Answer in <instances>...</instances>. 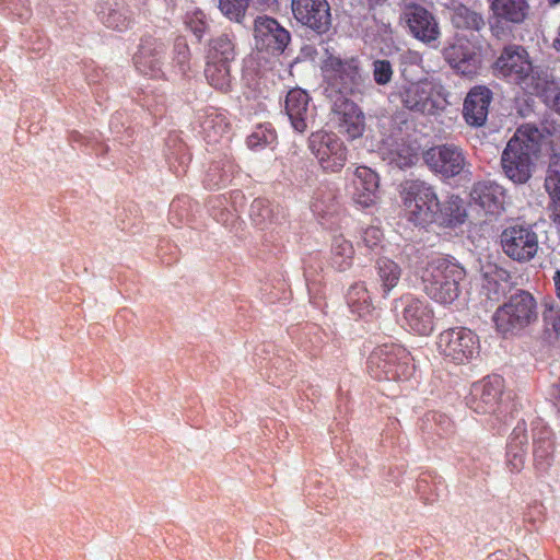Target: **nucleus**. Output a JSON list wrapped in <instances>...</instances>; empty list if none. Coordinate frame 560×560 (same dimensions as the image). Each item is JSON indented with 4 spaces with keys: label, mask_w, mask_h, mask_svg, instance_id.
I'll return each mask as SVG.
<instances>
[{
    "label": "nucleus",
    "mask_w": 560,
    "mask_h": 560,
    "mask_svg": "<svg viewBox=\"0 0 560 560\" xmlns=\"http://www.w3.org/2000/svg\"><path fill=\"white\" fill-rule=\"evenodd\" d=\"M550 5H556L560 3V0H548Z\"/></svg>",
    "instance_id": "nucleus-53"
},
{
    "label": "nucleus",
    "mask_w": 560,
    "mask_h": 560,
    "mask_svg": "<svg viewBox=\"0 0 560 560\" xmlns=\"http://www.w3.org/2000/svg\"><path fill=\"white\" fill-rule=\"evenodd\" d=\"M205 19H206V15L200 10H195V11L188 12L186 15L185 23H186L187 27L198 38H200L203 35V33L207 28V23H206Z\"/></svg>",
    "instance_id": "nucleus-45"
},
{
    "label": "nucleus",
    "mask_w": 560,
    "mask_h": 560,
    "mask_svg": "<svg viewBox=\"0 0 560 560\" xmlns=\"http://www.w3.org/2000/svg\"><path fill=\"white\" fill-rule=\"evenodd\" d=\"M465 276L463 267L443 257L428 261L420 270L423 291L443 305L452 304L458 298Z\"/></svg>",
    "instance_id": "nucleus-2"
},
{
    "label": "nucleus",
    "mask_w": 560,
    "mask_h": 560,
    "mask_svg": "<svg viewBox=\"0 0 560 560\" xmlns=\"http://www.w3.org/2000/svg\"><path fill=\"white\" fill-rule=\"evenodd\" d=\"M505 190L494 182H479L470 190V203L485 215H498L504 209Z\"/></svg>",
    "instance_id": "nucleus-19"
},
{
    "label": "nucleus",
    "mask_w": 560,
    "mask_h": 560,
    "mask_svg": "<svg viewBox=\"0 0 560 560\" xmlns=\"http://www.w3.org/2000/svg\"><path fill=\"white\" fill-rule=\"evenodd\" d=\"M489 2L495 18L514 24L524 22L529 10L526 0H489Z\"/></svg>",
    "instance_id": "nucleus-26"
},
{
    "label": "nucleus",
    "mask_w": 560,
    "mask_h": 560,
    "mask_svg": "<svg viewBox=\"0 0 560 560\" xmlns=\"http://www.w3.org/2000/svg\"><path fill=\"white\" fill-rule=\"evenodd\" d=\"M491 102V92L485 86L470 90L464 103V117L470 126H482L487 120L488 108Z\"/></svg>",
    "instance_id": "nucleus-23"
},
{
    "label": "nucleus",
    "mask_w": 560,
    "mask_h": 560,
    "mask_svg": "<svg viewBox=\"0 0 560 560\" xmlns=\"http://www.w3.org/2000/svg\"><path fill=\"white\" fill-rule=\"evenodd\" d=\"M423 159L431 171L446 178L468 172L463 151L453 144L433 147L424 152Z\"/></svg>",
    "instance_id": "nucleus-13"
},
{
    "label": "nucleus",
    "mask_w": 560,
    "mask_h": 560,
    "mask_svg": "<svg viewBox=\"0 0 560 560\" xmlns=\"http://www.w3.org/2000/svg\"><path fill=\"white\" fill-rule=\"evenodd\" d=\"M203 131L207 135V138L210 142H217L219 138L217 136H222L225 126H223V118H221L219 115L215 116H208L207 119L203 122Z\"/></svg>",
    "instance_id": "nucleus-44"
},
{
    "label": "nucleus",
    "mask_w": 560,
    "mask_h": 560,
    "mask_svg": "<svg viewBox=\"0 0 560 560\" xmlns=\"http://www.w3.org/2000/svg\"><path fill=\"white\" fill-rule=\"evenodd\" d=\"M466 218L464 201L458 196L452 195L442 205L440 203L434 222L445 226H457L463 224Z\"/></svg>",
    "instance_id": "nucleus-28"
},
{
    "label": "nucleus",
    "mask_w": 560,
    "mask_h": 560,
    "mask_svg": "<svg viewBox=\"0 0 560 560\" xmlns=\"http://www.w3.org/2000/svg\"><path fill=\"white\" fill-rule=\"evenodd\" d=\"M550 209V218L555 225L560 230V199L551 201Z\"/></svg>",
    "instance_id": "nucleus-50"
},
{
    "label": "nucleus",
    "mask_w": 560,
    "mask_h": 560,
    "mask_svg": "<svg viewBox=\"0 0 560 560\" xmlns=\"http://www.w3.org/2000/svg\"><path fill=\"white\" fill-rule=\"evenodd\" d=\"M533 441L535 459L537 462L548 459L553 451L550 430L537 422L533 429Z\"/></svg>",
    "instance_id": "nucleus-34"
},
{
    "label": "nucleus",
    "mask_w": 560,
    "mask_h": 560,
    "mask_svg": "<svg viewBox=\"0 0 560 560\" xmlns=\"http://www.w3.org/2000/svg\"><path fill=\"white\" fill-rule=\"evenodd\" d=\"M97 14L106 27L119 32L128 30L133 22L131 10L122 2L107 1L100 7Z\"/></svg>",
    "instance_id": "nucleus-25"
},
{
    "label": "nucleus",
    "mask_w": 560,
    "mask_h": 560,
    "mask_svg": "<svg viewBox=\"0 0 560 560\" xmlns=\"http://www.w3.org/2000/svg\"><path fill=\"white\" fill-rule=\"evenodd\" d=\"M354 249L352 243L342 235H336L332 238L330 249V264L339 271L349 269L352 265Z\"/></svg>",
    "instance_id": "nucleus-31"
},
{
    "label": "nucleus",
    "mask_w": 560,
    "mask_h": 560,
    "mask_svg": "<svg viewBox=\"0 0 560 560\" xmlns=\"http://www.w3.org/2000/svg\"><path fill=\"white\" fill-rule=\"evenodd\" d=\"M285 113L292 128L298 132H304L313 118L308 94L301 89L291 90L285 97Z\"/></svg>",
    "instance_id": "nucleus-22"
},
{
    "label": "nucleus",
    "mask_w": 560,
    "mask_h": 560,
    "mask_svg": "<svg viewBox=\"0 0 560 560\" xmlns=\"http://www.w3.org/2000/svg\"><path fill=\"white\" fill-rule=\"evenodd\" d=\"M347 303L350 311L362 318L371 315L374 310L370 292L364 282H358L350 287Z\"/></svg>",
    "instance_id": "nucleus-30"
},
{
    "label": "nucleus",
    "mask_w": 560,
    "mask_h": 560,
    "mask_svg": "<svg viewBox=\"0 0 560 560\" xmlns=\"http://www.w3.org/2000/svg\"><path fill=\"white\" fill-rule=\"evenodd\" d=\"M528 443V436L526 434V423L524 421L518 422L514 428L508 447L510 448V454L513 450L525 452Z\"/></svg>",
    "instance_id": "nucleus-43"
},
{
    "label": "nucleus",
    "mask_w": 560,
    "mask_h": 560,
    "mask_svg": "<svg viewBox=\"0 0 560 560\" xmlns=\"http://www.w3.org/2000/svg\"><path fill=\"white\" fill-rule=\"evenodd\" d=\"M368 371L376 380H407L413 374L415 365L405 348L383 345L371 352Z\"/></svg>",
    "instance_id": "nucleus-6"
},
{
    "label": "nucleus",
    "mask_w": 560,
    "mask_h": 560,
    "mask_svg": "<svg viewBox=\"0 0 560 560\" xmlns=\"http://www.w3.org/2000/svg\"><path fill=\"white\" fill-rule=\"evenodd\" d=\"M398 96L406 109L423 116H439L450 104L445 88L429 79L401 85Z\"/></svg>",
    "instance_id": "nucleus-4"
},
{
    "label": "nucleus",
    "mask_w": 560,
    "mask_h": 560,
    "mask_svg": "<svg viewBox=\"0 0 560 560\" xmlns=\"http://www.w3.org/2000/svg\"><path fill=\"white\" fill-rule=\"evenodd\" d=\"M249 0H219L221 12L230 20L240 21L244 16Z\"/></svg>",
    "instance_id": "nucleus-40"
},
{
    "label": "nucleus",
    "mask_w": 560,
    "mask_h": 560,
    "mask_svg": "<svg viewBox=\"0 0 560 560\" xmlns=\"http://www.w3.org/2000/svg\"><path fill=\"white\" fill-rule=\"evenodd\" d=\"M439 352L457 364H464L477 358L480 352L478 336L467 328L444 330L438 338Z\"/></svg>",
    "instance_id": "nucleus-9"
},
{
    "label": "nucleus",
    "mask_w": 560,
    "mask_h": 560,
    "mask_svg": "<svg viewBox=\"0 0 560 560\" xmlns=\"http://www.w3.org/2000/svg\"><path fill=\"white\" fill-rule=\"evenodd\" d=\"M372 3H380L382 2L383 0H370Z\"/></svg>",
    "instance_id": "nucleus-54"
},
{
    "label": "nucleus",
    "mask_w": 560,
    "mask_h": 560,
    "mask_svg": "<svg viewBox=\"0 0 560 560\" xmlns=\"http://www.w3.org/2000/svg\"><path fill=\"white\" fill-rule=\"evenodd\" d=\"M208 61L231 62L235 58V46L228 35L213 38L208 50Z\"/></svg>",
    "instance_id": "nucleus-33"
},
{
    "label": "nucleus",
    "mask_w": 560,
    "mask_h": 560,
    "mask_svg": "<svg viewBox=\"0 0 560 560\" xmlns=\"http://www.w3.org/2000/svg\"><path fill=\"white\" fill-rule=\"evenodd\" d=\"M386 159L390 164H394L399 168H405L415 163L416 153L411 148L406 147V144H397L395 149H392L387 153Z\"/></svg>",
    "instance_id": "nucleus-38"
},
{
    "label": "nucleus",
    "mask_w": 560,
    "mask_h": 560,
    "mask_svg": "<svg viewBox=\"0 0 560 560\" xmlns=\"http://www.w3.org/2000/svg\"><path fill=\"white\" fill-rule=\"evenodd\" d=\"M394 307L402 327L420 336H428L433 331L434 314L428 301L402 295L395 301Z\"/></svg>",
    "instance_id": "nucleus-8"
},
{
    "label": "nucleus",
    "mask_w": 560,
    "mask_h": 560,
    "mask_svg": "<svg viewBox=\"0 0 560 560\" xmlns=\"http://www.w3.org/2000/svg\"><path fill=\"white\" fill-rule=\"evenodd\" d=\"M503 252L517 261H528L538 252V236L529 226L513 225L501 234Z\"/></svg>",
    "instance_id": "nucleus-12"
},
{
    "label": "nucleus",
    "mask_w": 560,
    "mask_h": 560,
    "mask_svg": "<svg viewBox=\"0 0 560 560\" xmlns=\"http://www.w3.org/2000/svg\"><path fill=\"white\" fill-rule=\"evenodd\" d=\"M537 320V302L529 292L523 290L510 295L493 314L495 329L503 336L517 335Z\"/></svg>",
    "instance_id": "nucleus-5"
},
{
    "label": "nucleus",
    "mask_w": 560,
    "mask_h": 560,
    "mask_svg": "<svg viewBox=\"0 0 560 560\" xmlns=\"http://www.w3.org/2000/svg\"><path fill=\"white\" fill-rule=\"evenodd\" d=\"M504 387V381L499 375L485 377L470 387L466 397L467 406L477 413L494 412Z\"/></svg>",
    "instance_id": "nucleus-14"
},
{
    "label": "nucleus",
    "mask_w": 560,
    "mask_h": 560,
    "mask_svg": "<svg viewBox=\"0 0 560 560\" xmlns=\"http://www.w3.org/2000/svg\"><path fill=\"white\" fill-rule=\"evenodd\" d=\"M375 270L383 296L387 298L390 291L397 287L402 270L397 262L386 257L377 259Z\"/></svg>",
    "instance_id": "nucleus-29"
},
{
    "label": "nucleus",
    "mask_w": 560,
    "mask_h": 560,
    "mask_svg": "<svg viewBox=\"0 0 560 560\" xmlns=\"http://www.w3.org/2000/svg\"><path fill=\"white\" fill-rule=\"evenodd\" d=\"M542 139V132L533 125L516 129L501 155L502 171L511 182L522 185L532 178Z\"/></svg>",
    "instance_id": "nucleus-1"
},
{
    "label": "nucleus",
    "mask_w": 560,
    "mask_h": 560,
    "mask_svg": "<svg viewBox=\"0 0 560 560\" xmlns=\"http://www.w3.org/2000/svg\"><path fill=\"white\" fill-rule=\"evenodd\" d=\"M351 185L353 201L363 208L376 205L381 198L378 175L370 167H357Z\"/></svg>",
    "instance_id": "nucleus-20"
},
{
    "label": "nucleus",
    "mask_w": 560,
    "mask_h": 560,
    "mask_svg": "<svg viewBox=\"0 0 560 560\" xmlns=\"http://www.w3.org/2000/svg\"><path fill=\"white\" fill-rule=\"evenodd\" d=\"M540 82L532 93L544 96L546 103L560 114V81L547 72Z\"/></svg>",
    "instance_id": "nucleus-35"
},
{
    "label": "nucleus",
    "mask_w": 560,
    "mask_h": 560,
    "mask_svg": "<svg viewBox=\"0 0 560 560\" xmlns=\"http://www.w3.org/2000/svg\"><path fill=\"white\" fill-rule=\"evenodd\" d=\"M422 57L417 51H408L402 56V75L406 79H411L412 73L409 68L411 67H418L422 68Z\"/></svg>",
    "instance_id": "nucleus-48"
},
{
    "label": "nucleus",
    "mask_w": 560,
    "mask_h": 560,
    "mask_svg": "<svg viewBox=\"0 0 560 560\" xmlns=\"http://www.w3.org/2000/svg\"><path fill=\"white\" fill-rule=\"evenodd\" d=\"M291 9L295 20L302 25L319 34L329 30L331 14L327 0H292Z\"/></svg>",
    "instance_id": "nucleus-15"
},
{
    "label": "nucleus",
    "mask_w": 560,
    "mask_h": 560,
    "mask_svg": "<svg viewBox=\"0 0 560 560\" xmlns=\"http://www.w3.org/2000/svg\"><path fill=\"white\" fill-rule=\"evenodd\" d=\"M452 22L458 28L479 30L483 24L480 15L466 7H457L452 14Z\"/></svg>",
    "instance_id": "nucleus-37"
},
{
    "label": "nucleus",
    "mask_w": 560,
    "mask_h": 560,
    "mask_svg": "<svg viewBox=\"0 0 560 560\" xmlns=\"http://www.w3.org/2000/svg\"><path fill=\"white\" fill-rule=\"evenodd\" d=\"M544 186L551 201L560 199V154L550 156Z\"/></svg>",
    "instance_id": "nucleus-36"
},
{
    "label": "nucleus",
    "mask_w": 560,
    "mask_h": 560,
    "mask_svg": "<svg viewBox=\"0 0 560 560\" xmlns=\"http://www.w3.org/2000/svg\"><path fill=\"white\" fill-rule=\"evenodd\" d=\"M555 399H556V405L558 407V410L560 412V381L556 385Z\"/></svg>",
    "instance_id": "nucleus-52"
},
{
    "label": "nucleus",
    "mask_w": 560,
    "mask_h": 560,
    "mask_svg": "<svg viewBox=\"0 0 560 560\" xmlns=\"http://www.w3.org/2000/svg\"><path fill=\"white\" fill-rule=\"evenodd\" d=\"M322 71L327 84L340 94L353 93L361 83L359 60L353 57L329 55L322 62Z\"/></svg>",
    "instance_id": "nucleus-10"
},
{
    "label": "nucleus",
    "mask_w": 560,
    "mask_h": 560,
    "mask_svg": "<svg viewBox=\"0 0 560 560\" xmlns=\"http://www.w3.org/2000/svg\"><path fill=\"white\" fill-rule=\"evenodd\" d=\"M277 139V135L273 130L259 127L255 130L247 139L249 148L255 149L262 145L272 144Z\"/></svg>",
    "instance_id": "nucleus-42"
},
{
    "label": "nucleus",
    "mask_w": 560,
    "mask_h": 560,
    "mask_svg": "<svg viewBox=\"0 0 560 560\" xmlns=\"http://www.w3.org/2000/svg\"><path fill=\"white\" fill-rule=\"evenodd\" d=\"M542 318L546 332L558 339L560 337V306L555 303L546 304Z\"/></svg>",
    "instance_id": "nucleus-39"
},
{
    "label": "nucleus",
    "mask_w": 560,
    "mask_h": 560,
    "mask_svg": "<svg viewBox=\"0 0 560 560\" xmlns=\"http://www.w3.org/2000/svg\"><path fill=\"white\" fill-rule=\"evenodd\" d=\"M493 72L497 77L520 85L532 93L547 71L534 67L527 50L518 45H509L503 48L493 63Z\"/></svg>",
    "instance_id": "nucleus-3"
},
{
    "label": "nucleus",
    "mask_w": 560,
    "mask_h": 560,
    "mask_svg": "<svg viewBox=\"0 0 560 560\" xmlns=\"http://www.w3.org/2000/svg\"><path fill=\"white\" fill-rule=\"evenodd\" d=\"M164 45L159 39L148 36L140 42L138 51L133 56L136 69L143 75L158 78L162 74V58Z\"/></svg>",
    "instance_id": "nucleus-21"
},
{
    "label": "nucleus",
    "mask_w": 560,
    "mask_h": 560,
    "mask_svg": "<svg viewBox=\"0 0 560 560\" xmlns=\"http://www.w3.org/2000/svg\"><path fill=\"white\" fill-rule=\"evenodd\" d=\"M284 218L282 210L268 200L256 199L250 206V219L253 223L261 229H272L279 225Z\"/></svg>",
    "instance_id": "nucleus-27"
},
{
    "label": "nucleus",
    "mask_w": 560,
    "mask_h": 560,
    "mask_svg": "<svg viewBox=\"0 0 560 560\" xmlns=\"http://www.w3.org/2000/svg\"><path fill=\"white\" fill-rule=\"evenodd\" d=\"M383 240V233L376 226L366 228L361 235V242L369 249H375Z\"/></svg>",
    "instance_id": "nucleus-47"
},
{
    "label": "nucleus",
    "mask_w": 560,
    "mask_h": 560,
    "mask_svg": "<svg viewBox=\"0 0 560 560\" xmlns=\"http://www.w3.org/2000/svg\"><path fill=\"white\" fill-rule=\"evenodd\" d=\"M400 195L409 221L425 225L436 220L440 202L430 185L421 180H407L401 185Z\"/></svg>",
    "instance_id": "nucleus-7"
},
{
    "label": "nucleus",
    "mask_w": 560,
    "mask_h": 560,
    "mask_svg": "<svg viewBox=\"0 0 560 560\" xmlns=\"http://www.w3.org/2000/svg\"><path fill=\"white\" fill-rule=\"evenodd\" d=\"M254 31L256 47L271 54L282 52L290 42L289 32L269 16H258Z\"/></svg>",
    "instance_id": "nucleus-17"
},
{
    "label": "nucleus",
    "mask_w": 560,
    "mask_h": 560,
    "mask_svg": "<svg viewBox=\"0 0 560 560\" xmlns=\"http://www.w3.org/2000/svg\"><path fill=\"white\" fill-rule=\"evenodd\" d=\"M189 47L184 38H177L174 43V57L173 60L177 63L180 71L185 72L189 66Z\"/></svg>",
    "instance_id": "nucleus-46"
},
{
    "label": "nucleus",
    "mask_w": 560,
    "mask_h": 560,
    "mask_svg": "<svg viewBox=\"0 0 560 560\" xmlns=\"http://www.w3.org/2000/svg\"><path fill=\"white\" fill-rule=\"evenodd\" d=\"M404 20L409 32L419 40L432 44L440 36V28L434 16L423 7L408 4L404 11Z\"/></svg>",
    "instance_id": "nucleus-18"
},
{
    "label": "nucleus",
    "mask_w": 560,
    "mask_h": 560,
    "mask_svg": "<svg viewBox=\"0 0 560 560\" xmlns=\"http://www.w3.org/2000/svg\"><path fill=\"white\" fill-rule=\"evenodd\" d=\"M444 57L453 69L467 77L476 74L481 63L478 47L463 37L445 48Z\"/></svg>",
    "instance_id": "nucleus-16"
},
{
    "label": "nucleus",
    "mask_w": 560,
    "mask_h": 560,
    "mask_svg": "<svg viewBox=\"0 0 560 560\" xmlns=\"http://www.w3.org/2000/svg\"><path fill=\"white\" fill-rule=\"evenodd\" d=\"M205 75L208 83L214 89L222 92H228L231 89L230 62L207 61Z\"/></svg>",
    "instance_id": "nucleus-32"
},
{
    "label": "nucleus",
    "mask_w": 560,
    "mask_h": 560,
    "mask_svg": "<svg viewBox=\"0 0 560 560\" xmlns=\"http://www.w3.org/2000/svg\"><path fill=\"white\" fill-rule=\"evenodd\" d=\"M335 106L340 131L352 139L360 137L364 130V116L359 107L346 98L341 100L339 104L336 103Z\"/></svg>",
    "instance_id": "nucleus-24"
},
{
    "label": "nucleus",
    "mask_w": 560,
    "mask_h": 560,
    "mask_svg": "<svg viewBox=\"0 0 560 560\" xmlns=\"http://www.w3.org/2000/svg\"><path fill=\"white\" fill-rule=\"evenodd\" d=\"M553 284H555V291L557 298L560 300V270H557L552 277Z\"/></svg>",
    "instance_id": "nucleus-51"
},
{
    "label": "nucleus",
    "mask_w": 560,
    "mask_h": 560,
    "mask_svg": "<svg viewBox=\"0 0 560 560\" xmlns=\"http://www.w3.org/2000/svg\"><path fill=\"white\" fill-rule=\"evenodd\" d=\"M524 456L525 452L513 450L510 454V448L508 447V465L512 471H520L524 465Z\"/></svg>",
    "instance_id": "nucleus-49"
},
{
    "label": "nucleus",
    "mask_w": 560,
    "mask_h": 560,
    "mask_svg": "<svg viewBox=\"0 0 560 560\" xmlns=\"http://www.w3.org/2000/svg\"><path fill=\"white\" fill-rule=\"evenodd\" d=\"M393 74V66L388 60L377 59L373 62V78L378 85L389 83Z\"/></svg>",
    "instance_id": "nucleus-41"
},
{
    "label": "nucleus",
    "mask_w": 560,
    "mask_h": 560,
    "mask_svg": "<svg viewBox=\"0 0 560 560\" xmlns=\"http://www.w3.org/2000/svg\"><path fill=\"white\" fill-rule=\"evenodd\" d=\"M308 148L325 172L337 173L347 162V148L332 132H313L308 138Z\"/></svg>",
    "instance_id": "nucleus-11"
}]
</instances>
